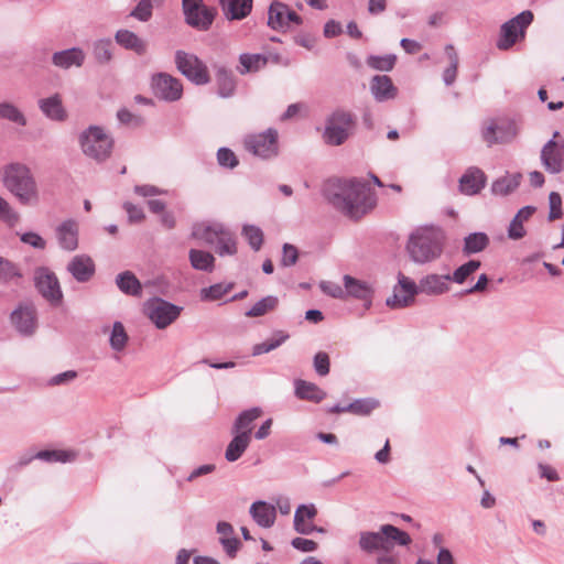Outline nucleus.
<instances>
[{
  "mask_svg": "<svg viewBox=\"0 0 564 564\" xmlns=\"http://www.w3.org/2000/svg\"><path fill=\"white\" fill-rule=\"evenodd\" d=\"M79 144L83 153L96 162L107 160L113 149L112 138L100 127H89L80 133Z\"/></svg>",
  "mask_w": 564,
  "mask_h": 564,
  "instance_id": "4",
  "label": "nucleus"
},
{
  "mask_svg": "<svg viewBox=\"0 0 564 564\" xmlns=\"http://www.w3.org/2000/svg\"><path fill=\"white\" fill-rule=\"evenodd\" d=\"M355 120L350 112L344 110L335 111L328 119L325 129V140L329 144L339 145L351 133Z\"/></svg>",
  "mask_w": 564,
  "mask_h": 564,
  "instance_id": "8",
  "label": "nucleus"
},
{
  "mask_svg": "<svg viewBox=\"0 0 564 564\" xmlns=\"http://www.w3.org/2000/svg\"><path fill=\"white\" fill-rule=\"evenodd\" d=\"M444 235L436 227H420L411 234L406 250L413 261L430 262L438 258L443 251Z\"/></svg>",
  "mask_w": 564,
  "mask_h": 564,
  "instance_id": "2",
  "label": "nucleus"
},
{
  "mask_svg": "<svg viewBox=\"0 0 564 564\" xmlns=\"http://www.w3.org/2000/svg\"><path fill=\"white\" fill-rule=\"evenodd\" d=\"M20 271L11 261L0 257V281L9 282L14 278H19Z\"/></svg>",
  "mask_w": 564,
  "mask_h": 564,
  "instance_id": "55",
  "label": "nucleus"
},
{
  "mask_svg": "<svg viewBox=\"0 0 564 564\" xmlns=\"http://www.w3.org/2000/svg\"><path fill=\"white\" fill-rule=\"evenodd\" d=\"M111 43L109 41H99L95 45L94 54L99 63H107L111 59Z\"/></svg>",
  "mask_w": 564,
  "mask_h": 564,
  "instance_id": "60",
  "label": "nucleus"
},
{
  "mask_svg": "<svg viewBox=\"0 0 564 564\" xmlns=\"http://www.w3.org/2000/svg\"><path fill=\"white\" fill-rule=\"evenodd\" d=\"M449 275L432 274L420 281L417 291L426 294H442L448 290Z\"/></svg>",
  "mask_w": 564,
  "mask_h": 564,
  "instance_id": "26",
  "label": "nucleus"
},
{
  "mask_svg": "<svg viewBox=\"0 0 564 564\" xmlns=\"http://www.w3.org/2000/svg\"><path fill=\"white\" fill-rule=\"evenodd\" d=\"M517 135L518 127L509 118L488 119L481 129V137L488 147L510 143Z\"/></svg>",
  "mask_w": 564,
  "mask_h": 564,
  "instance_id": "5",
  "label": "nucleus"
},
{
  "mask_svg": "<svg viewBox=\"0 0 564 564\" xmlns=\"http://www.w3.org/2000/svg\"><path fill=\"white\" fill-rule=\"evenodd\" d=\"M189 261L192 267L196 270L212 271L214 269L215 258L207 251L191 249Z\"/></svg>",
  "mask_w": 564,
  "mask_h": 564,
  "instance_id": "42",
  "label": "nucleus"
},
{
  "mask_svg": "<svg viewBox=\"0 0 564 564\" xmlns=\"http://www.w3.org/2000/svg\"><path fill=\"white\" fill-rule=\"evenodd\" d=\"M250 512L256 522L264 528L271 527L274 523L276 516L274 507L263 501L254 502L251 506Z\"/></svg>",
  "mask_w": 564,
  "mask_h": 564,
  "instance_id": "30",
  "label": "nucleus"
},
{
  "mask_svg": "<svg viewBox=\"0 0 564 564\" xmlns=\"http://www.w3.org/2000/svg\"><path fill=\"white\" fill-rule=\"evenodd\" d=\"M56 236L59 246L67 250L74 251L78 247V225L74 220L63 221L56 228Z\"/></svg>",
  "mask_w": 564,
  "mask_h": 564,
  "instance_id": "20",
  "label": "nucleus"
},
{
  "mask_svg": "<svg viewBox=\"0 0 564 564\" xmlns=\"http://www.w3.org/2000/svg\"><path fill=\"white\" fill-rule=\"evenodd\" d=\"M123 208L128 214L130 223H141L144 219V213H143L142 208H140L131 203H126L123 205Z\"/></svg>",
  "mask_w": 564,
  "mask_h": 564,
  "instance_id": "64",
  "label": "nucleus"
},
{
  "mask_svg": "<svg viewBox=\"0 0 564 564\" xmlns=\"http://www.w3.org/2000/svg\"><path fill=\"white\" fill-rule=\"evenodd\" d=\"M245 147L254 155L271 158L278 153V133L270 129L264 133L249 135L245 140Z\"/></svg>",
  "mask_w": 564,
  "mask_h": 564,
  "instance_id": "10",
  "label": "nucleus"
},
{
  "mask_svg": "<svg viewBox=\"0 0 564 564\" xmlns=\"http://www.w3.org/2000/svg\"><path fill=\"white\" fill-rule=\"evenodd\" d=\"M317 514V509L314 505H302L300 506L294 514V529L301 534H310L313 531L324 533L323 528H317L313 524L314 518Z\"/></svg>",
  "mask_w": 564,
  "mask_h": 564,
  "instance_id": "17",
  "label": "nucleus"
},
{
  "mask_svg": "<svg viewBox=\"0 0 564 564\" xmlns=\"http://www.w3.org/2000/svg\"><path fill=\"white\" fill-rule=\"evenodd\" d=\"M217 161L221 166L229 169H234L238 165V159L236 154L227 148H221L218 150Z\"/></svg>",
  "mask_w": 564,
  "mask_h": 564,
  "instance_id": "59",
  "label": "nucleus"
},
{
  "mask_svg": "<svg viewBox=\"0 0 564 564\" xmlns=\"http://www.w3.org/2000/svg\"><path fill=\"white\" fill-rule=\"evenodd\" d=\"M242 234L252 249L259 250L261 248L263 242V232L259 227L247 225L243 227Z\"/></svg>",
  "mask_w": 564,
  "mask_h": 564,
  "instance_id": "50",
  "label": "nucleus"
},
{
  "mask_svg": "<svg viewBox=\"0 0 564 564\" xmlns=\"http://www.w3.org/2000/svg\"><path fill=\"white\" fill-rule=\"evenodd\" d=\"M41 110L51 119L63 121L66 119V111L58 95L40 100Z\"/></svg>",
  "mask_w": 564,
  "mask_h": 564,
  "instance_id": "34",
  "label": "nucleus"
},
{
  "mask_svg": "<svg viewBox=\"0 0 564 564\" xmlns=\"http://www.w3.org/2000/svg\"><path fill=\"white\" fill-rule=\"evenodd\" d=\"M558 132H555L541 151V161L544 169L550 173H560L564 170V140H556Z\"/></svg>",
  "mask_w": 564,
  "mask_h": 564,
  "instance_id": "11",
  "label": "nucleus"
},
{
  "mask_svg": "<svg viewBox=\"0 0 564 564\" xmlns=\"http://www.w3.org/2000/svg\"><path fill=\"white\" fill-rule=\"evenodd\" d=\"M85 55L79 48H70L57 52L53 55V63L62 68H68L72 65L80 66L84 62Z\"/></svg>",
  "mask_w": 564,
  "mask_h": 564,
  "instance_id": "35",
  "label": "nucleus"
},
{
  "mask_svg": "<svg viewBox=\"0 0 564 564\" xmlns=\"http://www.w3.org/2000/svg\"><path fill=\"white\" fill-rule=\"evenodd\" d=\"M152 86L154 94L165 100H177L183 94L182 83L169 74H159L154 76L152 79Z\"/></svg>",
  "mask_w": 564,
  "mask_h": 564,
  "instance_id": "15",
  "label": "nucleus"
},
{
  "mask_svg": "<svg viewBox=\"0 0 564 564\" xmlns=\"http://www.w3.org/2000/svg\"><path fill=\"white\" fill-rule=\"evenodd\" d=\"M319 286L324 293L334 299H346L345 286L341 288L339 284L329 281L322 282Z\"/></svg>",
  "mask_w": 564,
  "mask_h": 564,
  "instance_id": "62",
  "label": "nucleus"
},
{
  "mask_svg": "<svg viewBox=\"0 0 564 564\" xmlns=\"http://www.w3.org/2000/svg\"><path fill=\"white\" fill-rule=\"evenodd\" d=\"M295 394L302 400L312 402H321L326 397V393L315 383L305 380L295 381Z\"/></svg>",
  "mask_w": 564,
  "mask_h": 564,
  "instance_id": "29",
  "label": "nucleus"
},
{
  "mask_svg": "<svg viewBox=\"0 0 564 564\" xmlns=\"http://www.w3.org/2000/svg\"><path fill=\"white\" fill-rule=\"evenodd\" d=\"M329 367H330L329 356L324 351L317 352L314 357L315 371L319 376L324 377L329 373Z\"/></svg>",
  "mask_w": 564,
  "mask_h": 564,
  "instance_id": "61",
  "label": "nucleus"
},
{
  "mask_svg": "<svg viewBox=\"0 0 564 564\" xmlns=\"http://www.w3.org/2000/svg\"><path fill=\"white\" fill-rule=\"evenodd\" d=\"M291 23L300 25L302 23L301 17L283 2L273 1L269 8V26L280 31L289 28Z\"/></svg>",
  "mask_w": 564,
  "mask_h": 564,
  "instance_id": "13",
  "label": "nucleus"
},
{
  "mask_svg": "<svg viewBox=\"0 0 564 564\" xmlns=\"http://www.w3.org/2000/svg\"><path fill=\"white\" fill-rule=\"evenodd\" d=\"M217 532L220 534V543L223 544L229 556H235L239 549L240 542L234 538V529L231 524L227 522H219L217 525Z\"/></svg>",
  "mask_w": 564,
  "mask_h": 564,
  "instance_id": "38",
  "label": "nucleus"
},
{
  "mask_svg": "<svg viewBox=\"0 0 564 564\" xmlns=\"http://www.w3.org/2000/svg\"><path fill=\"white\" fill-rule=\"evenodd\" d=\"M68 272L78 282H87L95 274V263L89 256H75L67 264Z\"/></svg>",
  "mask_w": 564,
  "mask_h": 564,
  "instance_id": "18",
  "label": "nucleus"
},
{
  "mask_svg": "<svg viewBox=\"0 0 564 564\" xmlns=\"http://www.w3.org/2000/svg\"><path fill=\"white\" fill-rule=\"evenodd\" d=\"M480 267V262L477 260H470L467 263L460 265L455 270L451 278L456 283H463L470 274L476 272Z\"/></svg>",
  "mask_w": 564,
  "mask_h": 564,
  "instance_id": "51",
  "label": "nucleus"
},
{
  "mask_svg": "<svg viewBox=\"0 0 564 564\" xmlns=\"http://www.w3.org/2000/svg\"><path fill=\"white\" fill-rule=\"evenodd\" d=\"M417 293V285L404 274H399L398 285L394 286L393 295L387 300L391 308H402L414 302Z\"/></svg>",
  "mask_w": 564,
  "mask_h": 564,
  "instance_id": "14",
  "label": "nucleus"
},
{
  "mask_svg": "<svg viewBox=\"0 0 564 564\" xmlns=\"http://www.w3.org/2000/svg\"><path fill=\"white\" fill-rule=\"evenodd\" d=\"M39 292L51 303L58 304L62 300L59 283L54 273L40 269L35 276Z\"/></svg>",
  "mask_w": 564,
  "mask_h": 564,
  "instance_id": "16",
  "label": "nucleus"
},
{
  "mask_svg": "<svg viewBox=\"0 0 564 564\" xmlns=\"http://www.w3.org/2000/svg\"><path fill=\"white\" fill-rule=\"evenodd\" d=\"M535 213V208L532 206H525L521 208L518 214L514 216L512 221L510 223L508 229V236L511 239H521L525 236V229L523 227V223L528 221L532 215Z\"/></svg>",
  "mask_w": 564,
  "mask_h": 564,
  "instance_id": "27",
  "label": "nucleus"
},
{
  "mask_svg": "<svg viewBox=\"0 0 564 564\" xmlns=\"http://www.w3.org/2000/svg\"><path fill=\"white\" fill-rule=\"evenodd\" d=\"M225 17L229 20H242L252 9V0H219Z\"/></svg>",
  "mask_w": 564,
  "mask_h": 564,
  "instance_id": "23",
  "label": "nucleus"
},
{
  "mask_svg": "<svg viewBox=\"0 0 564 564\" xmlns=\"http://www.w3.org/2000/svg\"><path fill=\"white\" fill-rule=\"evenodd\" d=\"M299 257V252L296 247L290 243H285L283 246V256L281 259V265L283 267H290L295 264Z\"/></svg>",
  "mask_w": 564,
  "mask_h": 564,
  "instance_id": "63",
  "label": "nucleus"
},
{
  "mask_svg": "<svg viewBox=\"0 0 564 564\" xmlns=\"http://www.w3.org/2000/svg\"><path fill=\"white\" fill-rule=\"evenodd\" d=\"M326 196L335 208L350 218L358 219L375 206L369 187L355 180L329 184Z\"/></svg>",
  "mask_w": 564,
  "mask_h": 564,
  "instance_id": "1",
  "label": "nucleus"
},
{
  "mask_svg": "<svg viewBox=\"0 0 564 564\" xmlns=\"http://www.w3.org/2000/svg\"><path fill=\"white\" fill-rule=\"evenodd\" d=\"M380 406V402L373 398L358 399L346 406L348 413L367 416Z\"/></svg>",
  "mask_w": 564,
  "mask_h": 564,
  "instance_id": "41",
  "label": "nucleus"
},
{
  "mask_svg": "<svg viewBox=\"0 0 564 564\" xmlns=\"http://www.w3.org/2000/svg\"><path fill=\"white\" fill-rule=\"evenodd\" d=\"M4 186L23 205H35L40 195L30 169L23 164H10L4 170Z\"/></svg>",
  "mask_w": 564,
  "mask_h": 564,
  "instance_id": "3",
  "label": "nucleus"
},
{
  "mask_svg": "<svg viewBox=\"0 0 564 564\" xmlns=\"http://www.w3.org/2000/svg\"><path fill=\"white\" fill-rule=\"evenodd\" d=\"M383 535V525L378 532H362L360 534L359 545L367 552L387 551Z\"/></svg>",
  "mask_w": 564,
  "mask_h": 564,
  "instance_id": "33",
  "label": "nucleus"
},
{
  "mask_svg": "<svg viewBox=\"0 0 564 564\" xmlns=\"http://www.w3.org/2000/svg\"><path fill=\"white\" fill-rule=\"evenodd\" d=\"M128 336L124 330V327L121 323L116 322L112 327V333L110 337L111 347L116 350H122L127 344Z\"/></svg>",
  "mask_w": 564,
  "mask_h": 564,
  "instance_id": "53",
  "label": "nucleus"
},
{
  "mask_svg": "<svg viewBox=\"0 0 564 564\" xmlns=\"http://www.w3.org/2000/svg\"><path fill=\"white\" fill-rule=\"evenodd\" d=\"M183 10L186 22L199 30H208L215 18L214 10L204 6L202 0H183Z\"/></svg>",
  "mask_w": 564,
  "mask_h": 564,
  "instance_id": "9",
  "label": "nucleus"
},
{
  "mask_svg": "<svg viewBox=\"0 0 564 564\" xmlns=\"http://www.w3.org/2000/svg\"><path fill=\"white\" fill-rule=\"evenodd\" d=\"M344 286L346 297L351 296L362 301H370L373 294V288L370 283L352 278L351 275H345Z\"/></svg>",
  "mask_w": 564,
  "mask_h": 564,
  "instance_id": "21",
  "label": "nucleus"
},
{
  "mask_svg": "<svg viewBox=\"0 0 564 564\" xmlns=\"http://www.w3.org/2000/svg\"><path fill=\"white\" fill-rule=\"evenodd\" d=\"M288 338H289V334H286L285 332H283V330L275 332L273 334V336L270 339H268L267 341L254 345L253 349H252V355L259 356V355L269 352V351L278 348L279 346H281L285 340H288Z\"/></svg>",
  "mask_w": 564,
  "mask_h": 564,
  "instance_id": "43",
  "label": "nucleus"
},
{
  "mask_svg": "<svg viewBox=\"0 0 564 564\" xmlns=\"http://www.w3.org/2000/svg\"><path fill=\"white\" fill-rule=\"evenodd\" d=\"M549 204H550L549 220L554 221L556 219L562 218L563 212H562L561 195L556 192H552L549 196Z\"/></svg>",
  "mask_w": 564,
  "mask_h": 564,
  "instance_id": "58",
  "label": "nucleus"
},
{
  "mask_svg": "<svg viewBox=\"0 0 564 564\" xmlns=\"http://www.w3.org/2000/svg\"><path fill=\"white\" fill-rule=\"evenodd\" d=\"M446 53L449 58V66L444 70L443 78L446 85L455 82L458 68V55L452 45L446 47Z\"/></svg>",
  "mask_w": 564,
  "mask_h": 564,
  "instance_id": "48",
  "label": "nucleus"
},
{
  "mask_svg": "<svg viewBox=\"0 0 564 564\" xmlns=\"http://www.w3.org/2000/svg\"><path fill=\"white\" fill-rule=\"evenodd\" d=\"M487 177L478 167L468 169L459 180L460 192L465 195L478 194L486 185Z\"/></svg>",
  "mask_w": 564,
  "mask_h": 564,
  "instance_id": "19",
  "label": "nucleus"
},
{
  "mask_svg": "<svg viewBox=\"0 0 564 564\" xmlns=\"http://www.w3.org/2000/svg\"><path fill=\"white\" fill-rule=\"evenodd\" d=\"M235 436L228 444L225 457L228 462H235L241 457L250 444L251 436H245L238 433H232Z\"/></svg>",
  "mask_w": 564,
  "mask_h": 564,
  "instance_id": "39",
  "label": "nucleus"
},
{
  "mask_svg": "<svg viewBox=\"0 0 564 564\" xmlns=\"http://www.w3.org/2000/svg\"><path fill=\"white\" fill-rule=\"evenodd\" d=\"M145 311L149 318L159 328H165L180 315V308L177 306L160 299L149 302Z\"/></svg>",
  "mask_w": 564,
  "mask_h": 564,
  "instance_id": "12",
  "label": "nucleus"
},
{
  "mask_svg": "<svg viewBox=\"0 0 564 564\" xmlns=\"http://www.w3.org/2000/svg\"><path fill=\"white\" fill-rule=\"evenodd\" d=\"M36 457L47 462L66 463L73 460L75 458V454L67 451H42L36 454Z\"/></svg>",
  "mask_w": 564,
  "mask_h": 564,
  "instance_id": "52",
  "label": "nucleus"
},
{
  "mask_svg": "<svg viewBox=\"0 0 564 564\" xmlns=\"http://www.w3.org/2000/svg\"><path fill=\"white\" fill-rule=\"evenodd\" d=\"M231 290V285L221 283L214 284L200 291L202 299L205 301H217L225 296Z\"/></svg>",
  "mask_w": 564,
  "mask_h": 564,
  "instance_id": "49",
  "label": "nucleus"
},
{
  "mask_svg": "<svg viewBox=\"0 0 564 564\" xmlns=\"http://www.w3.org/2000/svg\"><path fill=\"white\" fill-rule=\"evenodd\" d=\"M383 533L387 551L392 550L394 545H409L412 541L406 532L391 524L383 525Z\"/></svg>",
  "mask_w": 564,
  "mask_h": 564,
  "instance_id": "37",
  "label": "nucleus"
},
{
  "mask_svg": "<svg viewBox=\"0 0 564 564\" xmlns=\"http://www.w3.org/2000/svg\"><path fill=\"white\" fill-rule=\"evenodd\" d=\"M19 214L10 206V204L0 197V219L9 224L15 225L19 221Z\"/></svg>",
  "mask_w": 564,
  "mask_h": 564,
  "instance_id": "56",
  "label": "nucleus"
},
{
  "mask_svg": "<svg viewBox=\"0 0 564 564\" xmlns=\"http://www.w3.org/2000/svg\"><path fill=\"white\" fill-rule=\"evenodd\" d=\"M489 242L487 235L482 232L470 234L465 238L464 251L467 254L484 250Z\"/></svg>",
  "mask_w": 564,
  "mask_h": 564,
  "instance_id": "46",
  "label": "nucleus"
},
{
  "mask_svg": "<svg viewBox=\"0 0 564 564\" xmlns=\"http://www.w3.org/2000/svg\"><path fill=\"white\" fill-rule=\"evenodd\" d=\"M521 175H505L498 180H496L491 185V192L495 195L506 196L512 193L520 185Z\"/></svg>",
  "mask_w": 564,
  "mask_h": 564,
  "instance_id": "40",
  "label": "nucleus"
},
{
  "mask_svg": "<svg viewBox=\"0 0 564 564\" xmlns=\"http://www.w3.org/2000/svg\"><path fill=\"white\" fill-rule=\"evenodd\" d=\"M268 63V58L262 54H241L239 56V66L237 70L239 74L245 75L248 73H256L263 68Z\"/></svg>",
  "mask_w": 564,
  "mask_h": 564,
  "instance_id": "32",
  "label": "nucleus"
},
{
  "mask_svg": "<svg viewBox=\"0 0 564 564\" xmlns=\"http://www.w3.org/2000/svg\"><path fill=\"white\" fill-rule=\"evenodd\" d=\"M220 256H232L237 252V245L234 235L225 228L218 241L214 246Z\"/></svg>",
  "mask_w": 564,
  "mask_h": 564,
  "instance_id": "45",
  "label": "nucleus"
},
{
  "mask_svg": "<svg viewBox=\"0 0 564 564\" xmlns=\"http://www.w3.org/2000/svg\"><path fill=\"white\" fill-rule=\"evenodd\" d=\"M262 415L259 408H253L240 413L232 426V433H238L245 436H251L253 422Z\"/></svg>",
  "mask_w": 564,
  "mask_h": 564,
  "instance_id": "25",
  "label": "nucleus"
},
{
  "mask_svg": "<svg viewBox=\"0 0 564 564\" xmlns=\"http://www.w3.org/2000/svg\"><path fill=\"white\" fill-rule=\"evenodd\" d=\"M117 42L127 50H131L137 54H143L147 50V44L135 33L128 30H120L116 34Z\"/></svg>",
  "mask_w": 564,
  "mask_h": 564,
  "instance_id": "36",
  "label": "nucleus"
},
{
  "mask_svg": "<svg viewBox=\"0 0 564 564\" xmlns=\"http://www.w3.org/2000/svg\"><path fill=\"white\" fill-rule=\"evenodd\" d=\"M532 21L533 13L531 11H523L502 24L497 47L506 51L512 47L519 40L524 39L525 30Z\"/></svg>",
  "mask_w": 564,
  "mask_h": 564,
  "instance_id": "6",
  "label": "nucleus"
},
{
  "mask_svg": "<svg viewBox=\"0 0 564 564\" xmlns=\"http://www.w3.org/2000/svg\"><path fill=\"white\" fill-rule=\"evenodd\" d=\"M175 64L177 69L196 85H205L210 80L206 64L196 55L185 51H176Z\"/></svg>",
  "mask_w": 564,
  "mask_h": 564,
  "instance_id": "7",
  "label": "nucleus"
},
{
  "mask_svg": "<svg viewBox=\"0 0 564 564\" xmlns=\"http://www.w3.org/2000/svg\"><path fill=\"white\" fill-rule=\"evenodd\" d=\"M371 91L379 101L393 99L398 89L393 85L391 78L387 75H377L371 80Z\"/></svg>",
  "mask_w": 564,
  "mask_h": 564,
  "instance_id": "24",
  "label": "nucleus"
},
{
  "mask_svg": "<svg viewBox=\"0 0 564 564\" xmlns=\"http://www.w3.org/2000/svg\"><path fill=\"white\" fill-rule=\"evenodd\" d=\"M224 230L225 226L221 224H202L194 228L193 236L210 246H215Z\"/></svg>",
  "mask_w": 564,
  "mask_h": 564,
  "instance_id": "31",
  "label": "nucleus"
},
{
  "mask_svg": "<svg viewBox=\"0 0 564 564\" xmlns=\"http://www.w3.org/2000/svg\"><path fill=\"white\" fill-rule=\"evenodd\" d=\"M367 64L373 69L379 70H391L395 64L394 55H386V56H370L367 59Z\"/></svg>",
  "mask_w": 564,
  "mask_h": 564,
  "instance_id": "54",
  "label": "nucleus"
},
{
  "mask_svg": "<svg viewBox=\"0 0 564 564\" xmlns=\"http://www.w3.org/2000/svg\"><path fill=\"white\" fill-rule=\"evenodd\" d=\"M0 117L20 123L22 126L25 124V119L23 115L14 106L10 104H0Z\"/></svg>",
  "mask_w": 564,
  "mask_h": 564,
  "instance_id": "57",
  "label": "nucleus"
},
{
  "mask_svg": "<svg viewBox=\"0 0 564 564\" xmlns=\"http://www.w3.org/2000/svg\"><path fill=\"white\" fill-rule=\"evenodd\" d=\"M279 300L275 296L269 295L257 302L249 311L246 312L248 317H260L276 308Z\"/></svg>",
  "mask_w": 564,
  "mask_h": 564,
  "instance_id": "44",
  "label": "nucleus"
},
{
  "mask_svg": "<svg viewBox=\"0 0 564 564\" xmlns=\"http://www.w3.org/2000/svg\"><path fill=\"white\" fill-rule=\"evenodd\" d=\"M11 319L22 334L29 335L35 329V311L32 306H20L12 313Z\"/></svg>",
  "mask_w": 564,
  "mask_h": 564,
  "instance_id": "22",
  "label": "nucleus"
},
{
  "mask_svg": "<svg viewBox=\"0 0 564 564\" xmlns=\"http://www.w3.org/2000/svg\"><path fill=\"white\" fill-rule=\"evenodd\" d=\"M216 84L218 94L224 98L231 97L236 90V77L226 67L221 66L216 69Z\"/></svg>",
  "mask_w": 564,
  "mask_h": 564,
  "instance_id": "28",
  "label": "nucleus"
},
{
  "mask_svg": "<svg viewBox=\"0 0 564 564\" xmlns=\"http://www.w3.org/2000/svg\"><path fill=\"white\" fill-rule=\"evenodd\" d=\"M117 284L119 289L127 294H138L141 290L140 282L138 279L130 272H123L118 275Z\"/></svg>",
  "mask_w": 564,
  "mask_h": 564,
  "instance_id": "47",
  "label": "nucleus"
}]
</instances>
